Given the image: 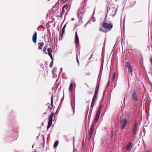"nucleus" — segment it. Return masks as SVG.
<instances>
[{"label":"nucleus","instance_id":"obj_1","mask_svg":"<svg viewBox=\"0 0 152 152\" xmlns=\"http://www.w3.org/2000/svg\"><path fill=\"white\" fill-rule=\"evenodd\" d=\"M99 87V84H97L95 92H94L91 103V108L90 110H92L94 104V102H95L96 100L98 98V93Z\"/></svg>","mask_w":152,"mask_h":152},{"label":"nucleus","instance_id":"obj_2","mask_svg":"<svg viewBox=\"0 0 152 152\" xmlns=\"http://www.w3.org/2000/svg\"><path fill=\"white\" fill-rule=\"evenodd\" d=\"M48 45H46L44 46V48L43 49L44 52L48 54L50 57H52V50L51 48H48L47 49V52L46 51V49L47 48Z\"/></svg>","mask_w":152,"mask_h":152},{"label":"nucleus","instance_id":"obj_3","mask_svg":"<svg viewBox=\"0 0 152 152\" xmlns=\"http://www.w3.org/2000/svg\"><path fill=\"white\" fill-rule=\"evenodd\" d=\"M102 26L104 28L108 29V31H110L112 29L113 26L111 24L107 23H103Z\"/></svg>","mask_w":152,"mask_h":152},{"label":"nucleus","instance_id":"obj_4","mask_svg":"<svg viewBox=\"0 0 152 152\" xmlns=\"http://www.w3.org/2000/svg\"><path fill=\"white\" fill-rule=\"evenodd\" d=\"M53 116V114L52 113H51L49 116V121L47 127V130H48L51 127L52 124Z\"/></svg>","mask_w":152,"mask_h":152},{"label":"nucleus","instance_id":"obj_5","mask_svg":"<svg viewBox=\"0 0 152 152\" xmlns=\"http://www.w3.org/2000/svg\"><path fill=\"white\" fill-rule=\"evenodd\" d=\"M127 120L125 119H123L120 122V126L121 129H123L127 124Z\"/></svg>","mask_w":152,"mask_h":152},{"label":"nucleus","instance_id":"obj_6","mask_svg":"<svg viewBox=\"0 0 152 152\" xmlns=\"http://www.w3.org/2000/svg\"><path fill=\"white\" fill-rule=\"evenodd\" d=\"M132 98L133 101L134 102H136L138 100V98L136 94L135 90L134 91L132 95Z\"/></svg>","mask_w":152,"mask_h":152},{"label":"nucleus","instance_id":"obj_7","mask_svg":"<svg viewBox=\"0 0 152 152\" xmlns=\"http://www.w3.org/2000/svg\"><path fill=\"white\" fill-rule=\"evenodd\" d=\"M138 125L136 122H134L133 127V132L134 135H135L137 133V131L138 128Z\"/></svg>","mask_w":152,"mask_h":152},{"label":"nucleus","instance_id":"obj_8","mask_svg":"<svg viewBox=\"0 0 152 152\" xmlns=\"http://www.w3.org/2000/svg\"><path fill=\"white\" fill-rule=\"evenodd\" d=\"M53 95H52V96L51 97V105H50V104L49 103H48L47 104V105L48 106V107L50 109H51L53 108Z\"/></svg>","mask_w":152,"mask_h":152},{"label":"nucleus","instance_id":"obj_9","mask_svg":"<svg viewBox=\"0 0 152 152\" xmlns=\"http://www.w3.org/2000/svg\"><path fill=\"white\" fill-rule=\"evenodd\" d=\"M75 46L77 47L78 46V45L79 44V40L78 36L76 32L75 34Z\"/></svg>","mask_w":152,"mask_h":152},{"label":"nucleus","instance_id":"obj_10","mask_svg":"<svg viewBox=\"0 0 152 152\" xmlns=\"http://www.w3.org/2000/svg\"><path fill=\"white\" fill-rule=\"evenodd\" d=\"M37 39V32L36 31L35 32L32 36V41L34 43H36Z\"/></svg>","mask_w":152,"mask_h":152},{"label":"nucleus","instance_id":"obj_11","mask_svg":"<svg viewBox=\"0 0 152 152\" xmlns=\"http://www.w3.org/2000/svg\"><path fill=\"white\" fill-rule=\"evenodd\" d=\"M132 142H129L127 145L126 147V149L128 151H129L132 148Z\"/></svg>","mask_w":152,"mask_h":152},{"label":"nucleus","instance_id":"obj_12","mask_svg":"<svg viewBox=\"0 0 152 152\" xmlns=\"http://www.w3.org/2000/svg\"><path fill=\"white\" fill-rule=\"evenodd\" d=\"M94 130H91V129H89V140H90L91 137H92V135L93 134V133L94 132Z\"/></svg>","mask_w":152,"mask_h":152},{"label":"nucleus","instance_id":"obj_13","mask_svg":"<svg viewBox=\"0 0 152 152\" xmlns=\"http://www.w3.org/2000/svg\"><path fill=\"white\" fill-rule=\"evenodd\" d=\"M44 45V44L42 42H40L38 43V45L39 46L38 49L39 50H41L42 49V47Z\"/></svg>","mask_w":152,"mask_h":152},{"label":"nucleus","instance_id":"obj_14","mask_svg":"<svg viewBox=\"0 0 152 152\" xmlns=\"http://www.w3.org/2000/svg\"><path fill=\"white\" fill-rule=\"evenodd\" d=\"M73 82L72 81L71 82V83L69 87V91L70 92H71L73 88Z\"/></svg>","mask_w":152,"mask_h":152},{"label":"nucleus","instance_id":"obj_15","mask_svg":"<svg viewBox=\"0 0 152 152\" xmlns=\"http://www.w3.org/2000/svg\"><path fill=\"white\" fill-rule=\"evenodd\" d=\"M132 69L131 67L128 68V73L129 74H130L131 75H132Z\"/></svg>","mask_w":152,"mask_h":152},{"label":"nucleus","instance_id":"obj_16","mask_svg":"<svg viewBox=\"0 0 152 152\" xmlns=\"http://www.w3.org/2000/svg\"><path fill=\"white\" fill-rule=\"evenodd\" d=\"M95 122H94V123H93V124H92L90 128V129H91V130H94V126L95 125Z\"/></svg>","mask_w":152,"mask_h":152},{"label":"nucleus","instance_id":"obj_17","mask_svg":"<svg viewBox=\"0 0 152 152\" xmlns=\"http://www.w3.org/2000/svg\"><path fill=\"white\" fill-rule=\"evenodd\" d=\"M58 140L56 141L54 143L53 145V147L54 148L56 147L58 145Z\"/></svg>","mask_w":152,"mask_h":152},{"label":"nucleus","instance_id":"obj_18","mask_svg":"<svg viewBox=\"0 0 152 152\" xmlns=\"http://www.w3.org/2000/svg\"><path fill=\"white\" fill-rule=\"evenodd\" d=\"M115 76H116V73H115V72L113 73L112 78V80L113 81L114 80L115 77Z\"/></svg>","mask_w":152,"mask_h":152},{"label":"nucleus","instance_id":"obj_19","mask_svg":"<svg viewBox=\"0 0 152 152\" xmlns=\"http://www.w3.org/2000/svg\"><path fill=\"white\" fill-rule=\"evenodd\" d=\"M56 72V68H54L52 70V73L53 75L55 74Z\"/></svg>","mask_w":152,"mask_h":152},{"label":"nucleus","instance_id":"obj_20","mask_svg":"<svg viewBox=\"0 0 152 152\" xmlns=\"http://www.w3.org/2000/svg\"><path fill=\"white\" fill-rule=\"evenodd\" d=\"M125 66H126V67L128 68H129L131 67L130 64L128 62H127L126 63Z\"/></svg>","mask_w":152,"mask_h":152},{"label":"nucleus","instance_id":"obj_21","mask_svg":"<svg viewBox=\"0 0 152 152\" xmlns=\"http://www.w3.org/2000/svg\"><path fill=\"white\" fill-rule=\"evenodd\" d=\"M101 111L98 110L96 114V116L99 117V115Z\"/></svg>","mask_w":152,"mask_h":152},{"label":"nucleus","instance_id":"obj_22","mask_svg":"<svg viewBox=\"0 0 152 152\" xmlns=\"http://www.w3.org/2000/svg\"><path fill=\"white\" fill-rule=\"evenodd\" d=\"M102 105L100 104L99 105V109L98 110L101 111V110L102 108Z\"/></svg>","mask_w":152,"mask_h":152},{"label":"nucleus","instance_id":"obj_23","mask_svg":"<svg viewBox=\"0 0 152 152\" xmlns=\"http://www.w3.org/2000/svg\"><path fill=\"white\" fill-rule=\"evenodd\" d=\"M68 7V4H66L64 6L63 8L62 9H64H64H66V10H67Z\"/></svg>","mask_w":152,"mask_h":152},{"label":"nucleus","instance_id":"obj_24","mask_svg":"<svg viewBox=\"0 0 152 152\" xmlns=\"http://www.w3.org/2000/svg\"><path fill=\"white\" fill-rule=\"evenodd\" d=\"M64 32H65V30L62 29V34H61V39H62V37H63V34L64 33Z\"/></svg>","mask_w":152,"mask_h":152},{"label":"nucleus","instance_id":"obj_25","mask_svg":"<svg viewBox=\"0 0 152 152\" xmlns=\"http://www.w3.org/2000/svg\"><path fill=\"white\" fill-rule=\"evenodd\" d=\"M99 117H97V116H95V119H94V121L95 122H96L99 119Z\"/></svg>","mask_w":152,"mask_h":152},{"label":"nucleus","instance_id":"obj_26","mask_svg":"<svg viewBox=\"0 0 152 152\" xmlns=\"http://www.w3.org/2000/svg\"><path fill=\"white\" fill-rule=\"evenodd\" d=\"M79 22L80 23H83V21L82 18H79Z\"/></svg>","mask_w":152,"mask_h":152},{"label":"nucleus","instance_id":"obj_27","mask_svg":"<svg viewBox=\"0 0 152 152\" xmlns=\"http://www.w3.org/2000/svg\"><path fill=\"white\" fill-rule=\"evenodd\" d=\"M58 1L55 4V5L53 7L54 8V7H58Z\"/></svg>","mask_w":152,"mask_h":152},{"label":"nucleus","instance_id":"obj_28","mask_svg":"<svg viewBox=\"0 0 152 152\" xmlns=\"http://www.w3.org/2000/svg\"><path fill=\"white\" fill-rule=\"evenodd\" d=\"M67 23H66L63 26L62 29L63 30H65V28L66 27V25L67 24Z\"/></svg>","mask_w":152,"mask_h":152},{"label":"nucleus","instance_id":"obj_29","mask_svg":"<svg viewBox=\"0 0 152 152\" xmlns=\"http://www.w3.org/2000/svg\"><path fill=\"white\" fill-rule=\"evenodd\" d=\"M65 11V10L64 9H62V12H61V13H62V14H64Z\"/></svg>","mask_w":152,"mask_h":152},{"label":"nucleus","instance_id":"obj_30","mask_svg":"<svg viewBox=\"0 0 152 152\" xmlns=\"http://www.w3.org/2000/svg\"><path fill=\"white\" fill-rule=\"evenodd\" d=\"M104 143V141L103 139L101 140V144L102 145Z\"/></svg>","mask_w":152,"mask_h":152},{"label":"nucleus","instance_id":"obj_31","mask_svg":"<svg viewBox=\"0 0 152 152\" xmlns=\"http://www.w3.org/2000/svg\"><path fill=\"white\" fill-rule=\"evenodd\" d=\"M76 59L78 65H79V62L78 60V58H76Z\"/></svg>","mask_w":152,"mask_h":152},{"label":"nucleus","instance_id":"obj_32","mask_svg":"<svg viewBox=\"0 0 152 152\" xmlns=\"http://www.w3.org/2000/svg\"><path fill=\"white\" fill-rule=\"evenodd\" d=\"M99 30L100 31H102V32H104L105 33L107 32V31H106V30H105L104 31L103 30H102L101 28Z\"/></svg>","mask_w":152,"mask_h":152},{"label":"nucleus","instance_id":"obj_33","mask_svg":"<svg viewBox=\"0 0 152 152\" xmlns=\"http://www.w3.org/2000/svg\"><path fill=\"white\" fill-rule=\"evenodd\" d=\"M104 58H102V60H101V64H103V62H104Z\"/></svg>","mask_w":152,"mask_h":152},{"label":"nucleus","instance_id":"obj_34","mask_svg":"<svg viewBox=\"0 0 152 152\" xmlns=\"http://www.w3.org/2000/svg\"><path fill=\"white\" fill-rule=\"evenodd\" d=\"M61 13V14L60 16V17L61 18L63 17V16L64 14H62V13Z\"/></svg>","mask_w":152,"mask_h":152},{"label":"nucleus","instance_id":"obj_35","mask_svg":"<svg viewBox=\"0 0 152 152\" xmlns=\"http://www.w3.org/2000/svg\"><path fill=\"white\" fill-rule=\"evenodd\" d=\"M110 80H109L108 81V83H107V86L108 87L109 85V83H110Z\"/></svg>","mask_w":152,"mask_h":152},{"label":"nucleus","instance_id":"obj_36","mask_svg":"<svg viewBox=\"0 0 152 152\" xmlns=\"http://www.w3.org/2000/svg\"><path fill=\"white\" fill-rule=\"evenodd\" d=\"M51 60H52V63H53V58H51Z\"/></svg>","mask_w":152,"mask_h":152},{"label":"nucleus","instance_id":"obj_37","mask_svg":"<svg viewBox=\"0 0 152 152\" xmlns=\"http://www.w3.org/2000/svg\"><path fill=\"white\" fill-rule=\"evenodd\" d=\"M74 20V18H72V20Z\"/></svg>","mask_w":152,"mask_h":152},{"label":"nucleus","instance_id":"obj_38","mask_svg":"<svg viewBox=\"0 0 152 152\" xmlns=\"http://www.w3.org/2000/svg\"><path fill=\"white\" fill-rule=\"evenodd\" d=\"M88 24V23H87L85 25V27H86V25H87V24Z\"/></svg>","mask_w":152,"mask_h":152},{"label":"nucleus","instance_id":"obj_39","mask_svg":"<svg viewBox=\"0 0 152 152\" xmlns=\"http://www.w3.org/2000/svg\"><path fill=\"white\" fill-rule=\"evenodd\" d=\"M107 17V15H106L105 17V18H106Z\"/></svg>","mask_w":152,"mask_h":152},{"label":"nucleus","instance_id":"obj_40","mask_svg":"<svg viewBox=\"0 0 152 152\" xmlns=\"http://www.w3.org/2000/svg\"><path fill=\"white\" fill-rule=\"evenodd\" d=\"M92 56H93V55H92V54H91V57H92Z\"/></svg>","mask_w":152,"mask_h":152},{"label":"nucleus","instance_id":"obj_41","mask_svg":"<svg viewBox=\"0 0 152 152\" xmlns=\"http://www.w3.org/2000/svg\"><path fill=\"white\" fill-rule=\"evenodd\" d=\"M87 86L88 87H89V86H88V85H87Z\"/></svg>","mask_w":152,"mask_h":152},{"label":"nucleus","instance_id":"obj_42","mask_svg":"<svg viewBox=\"0 0 152 152\" xmlns=\"http://www.w3.org/2000/svg\"><path fill=\"white\" fill-rule=\"evenodd\" d=\"M116 10L115 11V13L114 14V15L115 14V13H116Z\"/></svg>","mask_w":152,"mask_h":152},{"label":"nucleus","instance_id":"obj_43","mask_svg":"<svg viewBox=\"0 0 152 152\" xmlns=\"http://www.w3.org/2000/svg\"><path fill=\"white\" fill-rule=\"evenodd\" d=\"M74 138V136H73V138Z\"/></svg>","mask_w":152,"mask_h":152},{"label":"nucleus","instance_id":"obj_44","mask_svg":"<svg viewBox=\"0 0 152 152\" xmlns=\"http://www.w3.org/2000/svg\"><path fill=\"white\" fill-rule=\"evenodd\" d=\"M55 74H54V75H53V76H54L55 75Z\"/></svg>","mask_w":152,"mask_h":152},{"label":"nucleus","instance_id":"obj_45","mask_svg":"<svg viewBox=\"0 0 152 152\" xmlns=\"http://www.w3.org/2000/svg\"><path fill=\"white\" fill-rule=\"evenodd\" d=\"M90 93H91V94H92L93 93L92 92H91Z\"/></svg>","mask_w":152,"mask_h":152},{"label":"nucleus","instance_id":"obj_46","mask_svg":"<svg viewBox=\"0 0 152 152\" xmlns=\"http://www.w3.org/2000/svg\"><path fill=\"white\" fill-rule=\"evenodd\" d=\"M116 1H117V0H115Z\"/></svg>","mask_w":152,"mask_h":152}]
</instances>
